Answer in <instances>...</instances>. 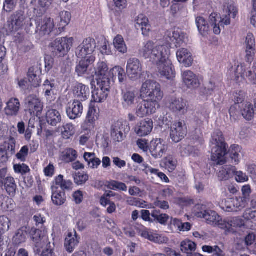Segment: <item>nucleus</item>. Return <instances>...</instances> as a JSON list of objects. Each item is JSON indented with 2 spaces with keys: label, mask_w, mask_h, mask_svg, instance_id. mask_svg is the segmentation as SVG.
<instances>
[{
  "label": "nucleus",
  "mask_w": 256,
  "mask_h": 256,
  "mask_svg": "<svg viewBox=\"0 0 256 256\" xmlns=\"http://www.w3.org/2000/svg\"><path fill=\"white\" fill-rule=\"evenodd\" d=\"M46 120L48 124L52 126H56L62 120L60 112L56 110H50L46 113Z\"/></svg>",
  "instance_id": "32"
},
{
  "label": "nucleus",
  "mask_w": 256,
  "mask_h": 256,
  "mask_svg": "<svg viewBox=\"0 0 256 256\" xmlns=\"http://www.w3.org/2000/svg\"><path fill=\"white\" fill-rule=\"evenodd\" d=\"M170 110L176 114H184L186 111V102L182 98H172L168 106Z\"/></svg>",
  "instance_id": "20"
},
{
  "label": "nucleus",
  "mask_w": 256,
  "mask_h": 256,
  "mask_svg": "<svg viewBox=\"0 0 256 256\" xmlns=\"http://www.w3.org/2000/svg\"><path fill=\"white\" fill-rule=\"evenodd\" d=\"M52 200L53 204L57 206L63 205L66 201V196L64 191L60 190L58 186L52 185Z\"/></svg>",
  "instance_id": "25"
},
{
  "label": "nucleus",
  "mask_w": 256,
  "mask_h": 256,
  "mask_svg": "<svg viewBox=\"0 0 256 256\" xmlns=\"http://www.w3.org/2000/svg\"><path fill=\"white\" fill-rule=\"evenodd\" d=\"M108 186L113 190H119L124 192L127 190V186L125 184L115 180L110 182Z\"/></svg>",
  "instance_id": "55"
},
{
  "label": "nucleus",
  "mask_w": 256,
  "mask_h": 256,
  "mask_svg": "<svg viewBox=\"0 0 256 256\" xmlns=\"http://www.w3.org/2000/svg\"><path fill=\"white\" fill-rule=\"evenodd\" d=\"M26 16L22 10L13 13L7 22V30L9 32H16L22 28L25 24Z\"/></svg>",
  "instance_id": "7"
},
{
  "label": "nucleus",
  "mask_w": 256,
  "mask_h": 256,
  "mask_svg": "<svg viewBox=\"0 0 256 256\" xmlns=\"http://www.w3.org/2000/svg\"><path fill=\"white\" fill-rule=\"evenodd\" d=\"M236 80H239L240 76L242 79H244L246 77L253 84H256V66H252L250 70H248L246 68L241 64L238 66L236 71Z\"/></svg>",
  "instance_id": "17"
},
{
  "label": "nucleus",
  "mask_w": 256,
  "mask_h": 256,
  "mask_svg": "<svg viewBox=\"0 0 256 256\" xmlns=\"http://www.w3.org/2000/svg\"><path fill=\"white\" fill-rule=\"evenodd\" d=\"M181 76L184 86L188 89L195 90L200 86V80L190 70L182 72Z\"/></svg>",
  "instance_id": "15"
},
{
  "label": "nucleus",
  "mask_w": 256,
  "mask_h": 256,
  "mask_svg": "<svg viewBox=\"0 0 256 256\" xmlns=\"http://www.w3.org/2000/svg\"><path fill=\"white\" fill-rule=\"evenodd\" d=\"M240 106L238 104H234L232 106L229 110L231 118H233L234 119L236 120L241 114L240 108Z\"/></svg>",
  "instance_id": "63"
},
{
  "label": "nucleus",
  "mask_w": 256,
  "mask_h": 256,
  "mask_svg": "<svg viewBox=\"0 0 256 256\" xmlns=\"http://www.w3.org/2000/svg\"><path fill=\"white\" fill-rule=\"evenodd\" d=\"M153 122L150 119L141 120L134 128V132L140 136H144L149 134L153 128Z\"/></svg>",
  "instance_id": "19"
},
{
  "label": "nucleus",
  "mask_w": 256,
  "mask_h": 256,
  "mask_svg": "<svg viewBox=\"0 0 256 256\" xmlns=\"http://www.w3.org/2000/svg\"><path fill=\"white\" fill-rule=\"evenodd\" d=\"M236 172V168L233 166L222 167L218 172V177L220 180H226L232 178Z\"/></svg>",
  "instance_id": "33"
},
{
  "label": "nucleus",
  "mask_w": 256,
  "mask_h": 256,
  "mask_svg": "<svg viewBox=\"0 0 256 256\" xmlns=\"http://www.w3.org/2000/svg\"><path fill=\"white\" fill-rule=\"evenodd\" d=\"M141 236L150 241L158 244H166L168 241V238L166 236L151 230H144L142 232Z\"/></svg>",
  "instance_id": "27"
},
{
  "label": "nucleus",
  "mask_w": 256,
  "mask_h": 256,
  "mask_svg": "<svg viewBox=\"0 0 256 256\" xmlns=\"http://www.w3.org/2000/svg\"><path fill=\"white\" fill-rule=\"evenodd\" d=\"M196 248V244L193 242L186 240L182 241L180 244L181 250L187 255L192 252H194Z\"/></svg>",
  "instance_id": "46"
},
{
  "label": "nucleus",
  "mask_w": 256,
  "mask_h": 256,
  "mask_svg": "<svg viewBox=\"0 0 256 256\" xmlns=\"http://www.w3.org/2000/svg\"><path fill=\"white\" fill-rule=\"evenodd\" d=\"M94 61H89L88 59L83 58L76 66V72L78 76H82L88 73V70L90 64Z\"/></svg>",
  "instance_id": "40"
},
{
  "label": "nucleus",
  "mask_w": 256,
  "mask_h": 256,
  "mask_svg": "<svg viewBox=\"0 0 256 256\" xmlns=\"http://www.w3.org/2000/svg\"><path fill=\"white\" fill-rule=\"evenodd\" d=\"M140 94L142 100L136 106L135 114L143 118L156 113L164 96L160 84L154 80H146L142 84Z\"/></svg>",
  "instance_id": "1"
},
{
  "label": "nucleus",
  "mask_w": 256,
  "mask_h": 256,
  "mask_svg": "<svg viewBox=\"0 0 256 256\" xmlns=\"http://www.w3.org/2000/svg\"><path fill=\"white\" fill-rule=\"evenodd\" d=\"M76 152L72 148L66 149L62 152L60 158L66 163L74 161L76 158Z\"/></svg>",
  "instance_id": "39"
},
{
  "label": "nucleus",
  "mask_w": 256,
  "mask_h": 256,
  "mask_svg": "<svg viewBox=\"0 0 256 256\" xmlns=\"http://www.w3.org/2000/svg\"><path fill=\"white\" fill-rule=\"evenodd\" d=\"M110 81L108 76L98 78V88L108 92L110 88Z\"/></svg>",
  "instance_id": "52"
},
{
  "label": "nucleus",
  "mask_w": 256,
  "mask_h": 256,
  "mask_svg": "<svg viewBox=\"0 0 256 256\" xmlns=\"http://www.w3.org/2000/svg\"><path fill=\"white\" fill-rule=\"evenodd\" d=\"M141 54L146 58L155 64L162 62L169 58L170 48L166 45H156L152 42L148 41L141 50Z\"/></svg>",
  "instance_id": "2"
},
{
  "label": "nucleus",
  "mask_w": 256,
  "mask_h": 256,
  "mask_svg": "<svg viewBox=\"0 0 256 256\" xmlns=\"http://www.w3.org/2000/svg\"><path fill=\"white\" fill-rule=\"evenodd\" d=\"M59 16L60 19L59 28L63 29L70 23L71 20V14L68 12L63 11L60 13Z\"/></svg>",
  "instance_id": "51"
},
{
  "label": "nucleus",
  "mask_w": 256,
  "mask_h": 256,
  "mask_svg": "<svg viewBox=\"0 0 256 256\" xmlns=\"http://www.w3.org/2000/svg\"><path fill=\"white\" fill-rule=\"evenodd\" d=\"M46 96H50L54 94V90L56 88L55 81L54 80H46L42 85Z\"/></svg>",
  "instance_id": "43"
},
{
  "label": "nucleus",
  "mask_w": 256,
  "mask_h": 256,
  "mask_svg": "<svg viewBox=\"0 0 256 256\" xmlns=\"http://www.w3.org/2000/svg\"><path fill=\"white\" fill-rule=\"evenodd\" d=\"M113 72L118 76L119 82L124 83L126 80V76L124 68L120 66H116L113 68Z\"/></svg>",
  "instance_id": "56"
},
{
  "label": "nucleus",
  "mask_w": 256,
  "mask_h": 256,
  "mask_svg": "<svg viewBox=\"0 0 256 256\" xmlns=\"http://www.w3.org/2000/svg\"><path fill=\"white\" fill-rule=\"evenodd\" d=\"M20 102L16 98H11L6 103L4 108V112L8 116H16L18 114L20 110Z\"/></svg>",
  "instance_id": "26"
},
{
  "label": "nucleus",
  "mask_w": 256,
  "mask_h": 256,
  "mask_svg": "<svg viewBox=\"0 0 256 256\" xmlns=\"http://www.w3.org/2000/svg\"><path fill=\"white\" fill-rule=\"evenodd\" d=\"M168 150V146L161 138H156L150 142V150L155 158H161Z\"/></svg>",
  "instance_id": "14"
},
{
  "label": "nucleus",
  "mask_w": 256,
  "mask_h": 256,
  "mask_svg": "<svg viewBox=\"0 0 256 256\" xmlns=\"http://www.w3.org/2000/svg\"><path fill=\"white\" fill-rule=\"evenodd\" d=\"M240 206L238 205L237 198H229L222 201L221 204L222 208L226 212H237Z\"/></svg>",
  "instance_id": "34"
},
{
  "label": "nucleus",
  "mask_w": 256,
  "mask_h": 256,
  "mask_svg": "<svg viewBox=\"0 0 256 256\" xmlns=\"http://www.w3.org/2000/svg\"><path fill=\"white\" fill-rule=\"evenodd\" d=\"M210 142L212 148L211 160L218 165H223L226 163V144L225 142L222 132L215 131L212 136Z\"/></svg>",
  "instance_id": "3"
},
{
  "label": "nucleus",
  "mask_w": 256,
  "mask_h": 256,
  "mask_svg": "<svg viewBox=\"0 0 256 256\" xmlns=\"http://www.w3.org/2000/svg\"><path fill=\"white\" fill-rule=\"evenodd\" d=\"M100 110L96 107L90 106L88 112L86 121V129L91 130L95 126V122L99 117Z\"/></svg>",
  "instance_id": "24"
},
{
  "label": "nucleus",
  "mask_w": 256,
  "mask_h": 256,
  "mask_svg": "<svg viewBox=\"0 0 256 256\" xmlns=\"http://www.w3.org/2000/svg\"><path fill=\"white\" fill-rule=\"evenodd\" d=\"M25 104L31 114L37 116L41 114L43 109V104L36 96L30 95L25 100Z\"/></svg>",
  "instance_id": "13"
},
{
  "label": "nucleus",
  "mask_w": 256,
  "mask_h": 256,
  "mask_svg": "<svg viewBox=\"0 0 256 256\" xmlns=\"http://www.w3.org/2000/svg\"><path fill=\"white\" fill-rule=\"evenodd\" d=\"M142 66L140 60L136 58H130L128 60L126 73L128 77L133 80H137L141 75Z\"/></svg>",
  "instance_id": "9"
},
{
  "label": "nucleus",
  "mask_w": 256,
  "mask_h": 256,
  "mask_svg": "<svg viewBox=\"0 0 256 256\" xmlns=\"http://www.w3.org/2000/svg\"><path fill=\"white\" fill-rule=\"evenodd\" d=\"M176 58L178 62L184 66L188 68L192 65L193 58L191 52L186 48H180L176 53Z\"/></svg>",
  "instance_id": "22"
},
{
  "label": "nucleus",
  "mask_w": 256,
  "mask_h": 256,
  "mask_svg": "<svg viewBox=\"0 0 256 256\" xmlns=\"http://www.w3.org/2000/svg\"><path fill=\"white\" fill-rule=\"evenodd\" d=\"M96 43L94 39L88 38L82 42L76 50V54L78 58L88 59L89 61H94L95 56L93 55L95 51Z\"/></svg>",
  "instance_id": "4"
},
{
  "label": "nucleus",
  "mask_w": 256,
  "mask_h": 256,
  "mask_svg": "<svg viewBox=\"0 0 256 256\" xmlns=\"http://www.w3.org/2000/svg\"><path fill=\"white\" fill-rule=\"evenodd\" d=\"M84 110L83 105L78 100H74L68 103L66 112L71 120H75L81 116Z\"/></svg>",
  "instance_id": "16"
},
{
  "label": "nucleus",
  "mask_w": 256,
  "mask_h": 256,
  "mask_svg": "<svg viewBox=\"0 0 256 256\" xmlns=\"http://www.w3.org/2000/svg\"><path fill=\"white\" fill-rule=\"evenodd\" d=\"M136 26L138 29L140 28L144 36H148L151 26L148 18L143 14L139 15L136 20Z\"/></svg>",
  "instance_id": "28"
},
{
  "label": "nucleus",
  "mask_w": 256,
  "mask_h": 256,
  "mask_svg": "<svg viewBox=\"0 0 256 256\" xmlns=\"http://www.w3.org/2000/svg\"><path fill=\"white\" fill-rule=\"evenodd\" d=\"M17 0H5L4 3L3 10L6 12H10L16 8Z\"/></svg>",
  "instance_id": "59"
},
{
  "label": "nucleus",
  "mask_w": 256,
  "mask_h": 256,
  "mask_svg": "<svg viewBox=\"0 0 256 256\" xmlns=\"http://www.w3.org/2000/svg\"><path fill=\"white\" fill-rule=\"evenodd\" d=\"M88 180V176L84 172H78L74 177V182L78 185L84 184Z\"/></svg>",
  "instance_id": "57"
},
{
  "label": "nucleus",
  "mask_w": 256,
  "mask_h": 256,
  "mask_svg": "<svg viewBox=\"0 0 256 256\" xmlns=\"http://www.w3.org/2000/svg\"><path fill=\"white\" fill-rule=\"evenodd\" d=\"M113 44L116 50L121 54L127 52V46L122 36L118 34L114 39Z\"/></svg>",
  "instance_id": "38"
},
{
  "label": "nucleus",
  "mask_w": 256,
  "mask_h": 256,
  "mask_svg": "<svg viewBox=\"0 0 256 256\" xmlns=\"http://www.w3.org/2000/svg\"><path fill=\"white\" fill-rule=\"evenodd\" d=\"M241 114L243 117L248 120H251L254 116V110L253 105L249 102H246L240 106Z\"/></svg>",
  "instance_id": "37"
},
{
  "label": "nucleus",
  "mask_w": 256,
  "mask_h": 256,
  "mask_svg": "<svg viewBox=\"0 0 256 256\" xmlns=\"http://www.w3.org/2000/svg\"><path fill=\"white\" fill-rule=\"evenodd\" d=\"M196 208L198 211L196 213V216L205 219L208 224L214 226L216 224V220L220 218V216L216 212L207 208L204 205L198 204Z\"/></svg>",
  "instance_id": "11"
},
{
  "label": "nucleus",
  "mask_w": 256,
  "mask_h": 256,
  "mask_svg": "<svg viewBox=\"0 0 256 256\" xmlns=\"http://www.w3.org/2000/svg\"><path fill=\"white\" fill-rule=\"evenodd\" d=\"M60 129L62 138L66 140L70 138L75 132L74 125L72 124H66L60 128Z\"/></svg>",
  "instance_id": "42"
},
{
  "label": "nucleus",
  "mask_w": 256,
  "mask_h": 256,
  "mask_svg": "<svg viewBox=\"0 0 256 256\" xmlns=\"http://www.w3.org/2000/svg\"><path fill=\"white\" fill-rule=\"evenodd\" d=\"M28 81L34 87H37L40 84L39 77L35 74L34 68H30L28 72Z\"/></svg>",
  "instance_id": "49"
},
{
  "label": "nucleus",
  "mask_w": 256,
  "mask_h": 256,
  "mask_svg": "<svg viewBox=\"0 0 256 256\" xmlns=\"http://www.w3.org/2000/svg\"><path fill=\"white\" fill-rule=\"evenodd\" d=\"M196 24L200 34L202 36H206L210 31V27L205 18L198 16L196 18Z\"/></svg>",
  "instance_id": "36"
},
{
  "label": "nucleus",
  "mask_w": 256,
  "mask_h": 256,
  "mask_svg": "<svg viewBox=\"0 0 256 256\" xmlns=\"http://www.w3.org/2000/svg\"><path fill=\"white\" fill-rule=\"evenodd\" d=\"M4 186L10 196H14L17 188L15 180L11 176L6 177L4 180Z\"/></svg>",
  "instance_id": "41"
},
{
  "label": "nucleus",
  "mask_w": 256,
  "mask_h": 256,
  "mask_svg": "<svg viewBox=\"0 0 256 256\" xmlns=\"http://www.w3.org/2000/svg\"><path fill=\"white\" fill-rule=\"evenodd\" d=\"M238 14L237 8L232 2L226 3L224 7L223 14L220 16V26H228L231 23V20L234 19Z\"/></svg>",
  "instance_id": "10"
},
{
  "label": "nucleus",
  "mask_w": 256,
  "mask_h": 256,
  "mask_svg": "<svg viewBox=\"0 0 256 256\" xmlns=\"http://www.w3.org/2000/svg\"><path fill=\"white\" fill-rule=\"evenodd\" d=\"M187 132V126L184 120H176L172 123L170 137L174 142H180L186 136Z\"/></svg>",
  "instance_id": "6"
},
{
  "label": "nucleus",
  "mask_w": 256,
  "mask_h": 256,
  "mask_svg": "<svg viewBox=\"0 0 256 256\" xmlns=\"http://www.w3.org/2000/svg\"><path fill=\"white\" fill-rule=\"evenodd\" d=\"M95 74L98 78L108 76L107 64L103 62H98L95 68Z\"/></svg>",
  "instance_id": "48"
},
{
  "label": "nucleus",
  "mask_w": 256,
  "mask_h": 256,
  "mask_svg": "<svg viewBox=\"0 0 256 256\" xmlns=\"http://www.w3.org/2000/svg\"><path fill=\"white\" fill-rule=\"evenodd\" d=\"M164 38L168 44L173 42L176 47H180L186 44L187 41V36L186 34L180 30L170 29L165 32Z\"/></svg>",
  "instance_id": "8"
},
{
  "label": "nucleus",
  "mask_w": 256,
  "mask_h": 256,
  "mask_svg": "<svg viewBox=\"0 0 256 256\" xmlns=\"http://www.w3.org/2000/svg\"><path fill=\"white\" fill-rule=\"evenodd\" d=\"M216 224L214 226H217L221 229L224 230L228 233H234L235 230L231 229L230 226V220H222L220 216V218L216 220Z\"/></svg>",
  "instance_id": "47"
},
{
  "label": "nucleus",
  "mask_w": 256,
  "mask_h": 256,
  "mask_svg": "<svg viewBox=\"0 0 256 256\" xmlns=\"http://www.w3.org/2000/svg\"><path fill=\"white\" fill-rule=\"evenodd\" d=\"M146 168L144 170L145 173L147 174H154L158 176L162 180L167 182L169 181L168 178L162 172H158V170L154 168L148 166L144 165Z\"/></svg>",
  "instance_id": "50"
},
{
  "label": "nucleus",
  "mask_w": 256,
  "mask_h": 256,
  "mask_svg": "<svg viewBox=\"0 0 256 256\" xmlns=\"http://www.w3.org/2000/svg\"><path fill=\"white\" fill-rule=\"evenodd\" d=\"M180 152L182 156H192L195 157L199 156L200 154V152L198 148L186 144L180 145Z\"/></svg>",
  "instance_id": "31"
},
{
  "label": "nucleus",
  "mask_w": 256,
  "mask_h": 256,
  "mask_svg": "<svg viewBox=\"0 0 256 256\" xmlns=\"http://www.w3.org/2000/svg\"><path fill=\"white\" fill-rule=\"evenodd\" d=\"M236 176L235 179L238 182H244L248 181V177L246 174L244 173L242 171H236V172L234 174Z\"/></svg>",
  "instance_id": "64"
},
{
  "label": "nucleus",
  "mask_w": 256,
  "mask_h": 256,
  "mask_svg": "<svg viewBox=\"0 0 256 256\" xmlns=\"http://www.w3.org/2000/svg\"><path fill=\"white\" fill-rule=\"evenodd\" d=\"M72 38H59L51 44V51L54 56L60 57L66 54L70 49L72 42Z\"/></svg>",
  "instance_id": "5"
},
{
  "label": "nucleus",
  "mask_w": 256,
  "mask_h": 256,
  "mask_svg": "<svg viewBox=\"0 0 256 256\" xmlns=\"http://www.w3.org/2000/svg\"><path fill=\"white\" fill-rule=\"evenodd\" d=\"M156 66L158 72L162 76L168 79H171L174 77L172 65L169 58L158 64Z\"/></svg>",
  "instance_id": "21"
},
{
  "label": "nucleus",
  "mask_w": 256,
  "mask_h": 256,
  "mask_svg": "<svg viewBox=\"0 0 256 256\" xmlns=\"http://www.w3.org/2000/svg\"><path fill=\"white\" fill-rule=\"evenodd\" d=\"M138 96L134 90H128L122 93V105L124 109L129 110L137 103Z\"/></svg>",
  "instance_id": "18"
},
{
  "label": "nucleus",
  "mask_w": 256,
  "mask_h": 256,
  "mask_svg": "<svg viewBox=\"0 0 256 256\" xmlns=\"http://www.w3.org/2000/svg\"><path fill=\"white\" fill-rule=\"evenodd\" d=\"M108 96V92L98 88L92 92V98L96 102H101L105 100Z\"/></svg>",
  "instance_id": "44"
},
{
  "label": "nucleus",
  "mask_w": 256,
  "mask_h": 256,
  "mask_svg": "<svg viewBox=\"0 0 256 256\" xmlns=\"http://www.w3.org/2000/svg\"><path fill=\"white\" fill-rule=\"evenodd\" d=\"M152 216L161 224L165 225L169 219V216L165 214H159L156 210L154 211L152 214Z\"/></svg>",
  "instance_id": "54"
},
{
  "label": "nucleus",
  "mask_w": 256,
  "mask_h": 256,
  "mask_svg": "<svg viewBox=\"0 0 256 256\" xmlns=\"http://www.w3.org/2000/svg\"><path fill=\"white\" fill-rule=\"evenodd\" d=\"M245 226L246 224L244 220L240 218H233L230 220V226L231 227V229H234V228H242V226Z\"/></svg>",
  "instance_id": "61"
},
{
  "label": "nucleus",
  "mask_w": 256,
  "mask_h": 256,
  "mask_svg": "<svg viewBox=\"0 0 256 256\" xmlns=\"http://www.w3.org/2000/svg\"><path fill=\"white\" fill-rule=\"evenodd\" d=\"M28 147L27 146H22L20 152L16 155V158L21 162H25L28 154Z\"/></svg>",
  "instance_id": "58"
},
{
  "label": "nucleus",
  "mask_w": 256,
  "mask_h": 256,
  "mask_svg": "<svg viewBox=\"0 0 256 256\" xmlns=\"http://www.w3.org/2000/svg\"><path fill=\"white\" fill-rule=\"evenodd\" d=\"M112 127L114 128L115 131H118L119 133L123 136L124 134L128 132L130 130V128L126 121L118 120L113 124Z\"/></svg>",
  "instance_id": "45"
},
{
  "label": "nucleus",
  "mask_w": 256,
  "mask_h": 256,
  "mask_svg": "<svg viewBox=\"0 0 256 256\" xmlns=\"http://www.w3.org/2000/svg\"><path fill=\"white\" fill-rule=\"evenodd\" d=\"M245 48H256V41L254 36L252 33H248L246 38Z\"/></svg>",
  "instance_id": "62"
},
{
  "label": "nucleus",
  "mask_w": 256,
  "mask_h": 256,
  "mask_svg": "<svg viewBox=\"0 0 256 256\" xmlns=\"http://www.w3.org/2000/svg\"><path fill=\"white\" fill-rule=\"evenodd\" d=\"M79 242L76 232L72 235L70 232L65 238L64 247L67 252H72Z\"/></svg>",
  "instance_id": "30"
},
{
  "label": "nucleus",
  "mask_w": 256,
  "mask_h": 256,
  "mask_svg": "<svg viewBox=\"0 0 256 256\" xmlns=\"http://www.w3.org/2000/svg\"><path fill=\"white\" fill-rule=\"evenodd\" d=\"M52 185L60 187V190L63 191L71 190L72 188V182L70 180H64V176L62 174L56 177Z\"/></svg>",
  "instance_id": "35"
},
{
  "label": "nucleus",
  "mask_w": 256,
  "mask_h": 256,
  "mask_svg": "<svg viewBox=\"0 0 256 256\" xmlns=\"http://www.w3.org/2000/svg\"><path fill=\"white\" fill-rule=\"evenodd\" d=\"M14 170L16 173L24 174L30 171L29 167L24 164H16L14 166Z\"/></svg>",
  "instance_id": "60"
},
{
  "label": "nucleus",
  "mask_w": 256,
  "mask_h": 256,
  "mask_svg": "<svg viewBox=\"0 0 256 256\" xmlns=\"http://www.w3.org/2000/svg\"><path fill=\"white\" fill-rule=\"evenodd\" d=\"M242 148L238 145L234 144L231 146L228 152L229 157L231 159L232 163L237 164L239 163L241 155H242Z\"/></svg>",
  "instance_id": "29"
},
{
  "label": "nucleus",
  "mask_w": 256,
  "mask_h": 256,
  "mask_svg": "<svg viewBox=\"0 0 256 256\" xmlns=\"http://www.w3.org/2000/svg\"><path fill=\"white\" fill-rule=\"evenodd\" d=\"M5 148L6 150V152L8 150L11 155H13L16 152V140L10 136L8 140L4 142Z\"/></svg>",
  "instance_id": "53"
},
{
  "label": "nucleus",
  "mask_w": 256,
  "mask_h": 256,
  "mask_svg": "<svg viewBox=\"0 0 256 256\" xmlns=\"http://www.w3.org/2000/svg\"><path fill=\"white\" fill-rule=\"evenodd\" d=\"M72 90L74 97L79 101L86 100L90 96L89 88L82 83H76Z\"/></svg>",
  "instance_id": "23"
},
{
  "label": "nucleus",
  "mask_w": 256,
  "mask_h": 256,
  "mask_svg": "<svg viewBox=\"0 0 256 256\" xmlns=\"http://www.w3.org/2000/svg\"><path fill=\"white\" fill-rule=\"evenodd\" d=\"M36 32L40 35H49L54 28V22L52 18L44 17L38 19L36 21Z\"/></svg>",
  "instance_id": "12"
}]
</instances>
